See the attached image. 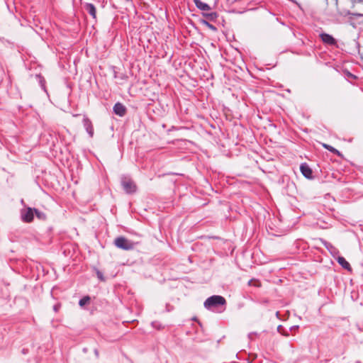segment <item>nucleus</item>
<instances>
[{
	"label": "nucleus",
	"mask_w": 363,
	"mask_h": 363,
	"mask_svg": "<svg viewBox=\"0 0 363 363\" xmlns=\"http://www.w3.org/2000/svg\"><path fill=\"white\" fill-rule=\"evenodd\" d=\"M268 302L269 301H268L267 299H264V300L259 301V303H262V304H267Z\"/></svg>",
	"instance_id": "nucleus-22"
},
{
	"label": "nucleus",
	"mask_w": 363,
	"mask_h": 363,
	"mask_svg": "<svg viewBox=\"0 0 363 363\" xmlns=\"http://www.w3.org/2000/svg\"><path fill=\"white\" fill-rule=\"evenodd\" d=\"M96 274V277H97V279L100 281H105L106 280V278L104 277V274Z\"/></svg>",
	"instance_id": "nucleus-21"
},
{
	"label": "nucleus",
	"mask_w": 363,
	"mask_h": 363,
	"mask_svg": "<svg viewBox=\"0 0 363 363\" xmlns=\"http://www.w3.org/2000/svg\"><path fill=\"white\" fill-rule=\"evenodd\" d=\"M94 353H95V354H96V356H98V355H99V352H98V350H94Z\"/></svg>",
	"instance_id": "nucleus-25"
},
{
	"label": "nucleus",
	"mask_w": 363,
	"mask_h": 363,
	"mask_svg": "<svg viewBox=\"0 0 363 363\" xmlns=\"http://www.w3.org/2000/svg\"><path fill=\"white\" fill-rule=\"evenodd\" d=\"M114 244L117 247L125 250H132L134 247V243L123 236L116 238L114 240Z\"/></svg>",
	"instance_id": "nucleus-3"
},
{
	"label": "nucleus",
	"mask_w": 363,
	"mask_h": 363,
	"mask_svg": "<svg viewBox=\"0 0 363 363\" xmlns=\"http://www.w3.org/2000/svg\"><path fill=\"white\" fill-rule=\"evenodd\" d=\"M320 38L323 43L329 45H336V40L330 35L328 33L320 34Z\"/></svg>",
	"instance_id": "nucleus-7"
},
{
	"label": "nucleus",
	"mask_w": 363,
	"mask_h": 363,
	"mask_svg": "<svg viewBox=\"0 0 363 363\" xmlns=\"http://www.w3.org/2000/svg\"><path fill=\"white\" fill-rule=\"evenodd\" d=\"M121 185L127 194H133L137 191V186L130 178L123 177Z\"/></svg>",
	"instance_id": "nucleus-4"
},
{
	"label": "nucleus",
	"mask_w": 363,
	"mask_h": 363,
	"mask_svg": "<svg viewBox=\"0 0 363 363\" xmlns=\"http://www.w3.org/2000/svg\"><path fill=\"white\" fill-rule=\"evenodd\" d=\"M22 352H23V354H26V353H27V350H26V349H23Z\"/></svg>",
	"instance_id": "nucleus-24"
},
{
	"label": "nucleus",
	"mask_w": 363,
	"mask_h": 363,
	"mask_svg": "<svg viewBox=\"0 0 363 363\" xmlns=\"http://www.w3.org/2000/svg\"><path fill=\"white\" fill-rule=\"evenodd\" d=\"M34 209L28 207L21 211V218L25 223H30L33 220Z\"/></svg>",
	"instance_id": "nucleus-5"
},
{
	"label": "nucleus",
	"mask_w": 363,
	"mask_h": 363,
	"mask_svg": "<svg viewBox=\"0 0 363 363\" xmlns=\"http://www.w3.org/2000/svg\"><path fill=\"white\" fill-rule=\"evenodd\" d=\"M322 145L324 148L329 150L330 152L334 153L335 155H336L339 157H342V153L340 151H338L337 149L334 148L333 147H332L328 144H325V143H322Z\"/></svg>",
	"instance_id": "nucleus-14"
},
{
	"label": "nucleus",
	"mask_w": 363,
	"mask_h": 363,
	"mask_svg": "<svg viewBox=\"0 0 363 363\" xmlns=\"http://www.w3.org/2000/svg\"><path fill=\"white\" fill-rule=\"evenodd\" d=\"M90 299L91 298L89 296H86L79 300V305L82 307V306H85L86 304L89 303L90 301Z\"/></svg>",
	"instance_id": "nucleus-17"
},
{
	"label": "nucleus",
	"mask_w": 363,
	"mask_h": 363,
	"mask_svg": "<svg viewBox=\"0 0 363 363\" xmlns=\"http://www.w3.org/2000/svg\"><path fill=\"white\" fill-rule=\"evenodd\" d=\"M194 3L198 9L204 12L209 11L211 10V7L207 4L203 3L200 0H196Z\"/></svg>",
	"instance_id": "nucleus-13"
},
{
	"label": "nucleus",
	"mask_w": 363,
	"mask_h": 363,
	"mask_svg": "<svg viewBox=\"0 0 363 363\" xmlns=\"http://www.w3.org/2000/svg\"><path fill=\"white\" fill-rule=\"evenodd\" d=\"M279 311H277V312L276 313V316H277V318H279Z\"/></svg>",
	"instance_id": "nucleus-26"
},
{
	"label": "nucleus",
	"mask_w": 363,
	"mask_h": 363,
	"mask_svg": "<svg viewBox=\"0 0 363 363\" xmlns=\"http://www.w3.org/2000/svg\"><path fill=\"white\" fill-rule=\"evenodd\" d=\"M226 303L224 297L218 295H213L208 297L204 302V307L208 310H212L219 306H223Z\"/></svg>",
	"instance_id": "nucleus-2"
},
{
	"label": "nucleus",
	"mask_w": 363,
	"mask_h": 363,
	"mask_svg": "<svg viewBox=\"0 0 363 363\" xmlns=\"http://www.w3.org/2000/svg\"><path fill=\"white\" fill-rule=\"evenodd\" d=\"M203 16L206 18L205 20L208 21H216L218 17V15L216 12H208L206 11L202 13Z\"/></svg>",
	"instance_id": "nucleus-11"
},
{
	"label": "nucleus",
	"mask_w": 363,
	"mask_h": 363,
	"mask_svg": "<svg viewBox=\"0 0 363 363\" xmlns=\"http://www.w3.org/2000/svg\"><path fill=\"white\" fill-rule=\"evenodd\" d=\"M174 279V280H176V279H177L178 278H171V277H169V278H168V279H169H169Z\"/></svg>",
	"instance_id": "nucleus-27"
},
{
	"label": "nucleus",
	"mask_w": 363,
	"mask_h": 363,
	"mask_svg": "<svg viewBox=\"0 0 363 363\" xmlns=\"http://www.w3.org/2000/svg\"><path fill=\"white\" fill-rule=\"evenodd\" d=\"M337 260L344 269L351 271L350 263L343 257H338Z\"/></svg>",
	"instance_id": "nucleus-12"
},
{
	"label": "nucleus",
	"mask_w": 363,
	"mask_h": 363,
	"mask_svg": "<svg viewBox=\"0 0 363 363\" xmlns=\"http://www.w3.org/2000/svg\"><path fill=\"white\" fill-rule=\"evenodd\" d=\"M201 23L205 26H206L207 28H208L209 29H211V30H213V31H216V26H214L213 25H212L211 23H210L207 20H204V19H201L200 21Z\"/></svg>",
	"instance_id": "nucleus-15"
},
{
	"label": "nucleus",
	"mask_w": 363,
	"mask_h": 363,
	"mask_svg": "<svg viewBox=\"0 0 363 363\" xmlns=\"http://www.w3.org/2000/svg\"><path fill=\"white\" fill-rule=\"evenodd\" d=\"M355 363H361L359 361L356 362Z\"/></svg>",
	"instance_id": "nucleus-28"
},
{
	"label": "nucleus",
	"mask_w": 363,
	"mask_h": 363,
	"mask_svg": "<svg viewBox=\"0 0 363 363\" xmlns=\"http://www.w3.org/2000/svg\"><path fill=\"white\" fill-rule=\"evenodd\" d=\"M84 9L94 19L96 18V9L94 4L86 3L84 5Z\"/></svg>",
	"instance_id": "nucleus-10"
},
{
	"label": "nucleus",
	"mask_w": 363,
	"mask_h": 363,
	"mask_svg": "<svg viewBox=\"0 0 363 363\" xmlns=\"http://www.w3.org/2000/svg\"><path fill=\"white\" fill-rule=\"evenodd\" d=\"M113 112L119 116H123L125 115L127 109L123 104L118 102L113 106Z\"/></svg>",
	"instance_id": "nucleus-8"
},
{
	"label": "nucleus",
	"mask_w": 363,
	"mask_h": 363,
	"mask_svg": "<svg viewBox=\"0 0 363 363\" xmlns=\"http://www.w3.org/2000/svg\"><path fill=\"white\" fill-rule=\"evenodd\" d=\"M356 2V0H336V6L339 15L342 16H347L349 15L362 16V14L352 13L350 11V9L354 7Z\"/></svg>",
	"instance_id": "nucleus-1"
},
{
	"label": "nucleus",
	"mask_w": 363,
	"mask_h": 363,
	"mask_svg": "<svg viewBox=\"0 0 363 363\" xmlns=\"http://www.w3.org/2000/svg\"><path fill=\"white\" fill-rule=\"evenodd\" d=\"M300 169L301 173L306 178L311 179L312 178L313 172L311 167L306 163H303L301 164Z\"/></svg>",
	"instance_id": "nucleus-9"
},
{
	"label": "nucleus",
	"mask_w": 363,
	"mask_h": 363,
	"mask_svg": "<svg viewBox=\"0 0 363 363\" xmlns=\"http://www.w3.org/2000/svg\"><path fill=\"white\" fill-rule=\"evenodd\" d=\"M36 270L38 272L40 271H44L43 267L40 264L37 262H33L31 265V271Z\"/></svg>",
	"instance_id": "nucleus-16"
},
{
	"label": "nucleus",
	"mask_w": 363,
	"mask_h": 363,
	"mask_svg": "<svg viewBox=\"0 0 363 363\" xmlns=\"http://www.w3.org/2000/svg\"><path fill=\"white\" fill-rule=\"evenodd\" d=\"M34 213H35L36 216L40 219H45V213L40 212L38 209L34 208Z\"/></svg>",
	"instance_id": "nucleus-18"
},
{
	"label": "nucleus",
	"mask_w": 363,
	"mask_h": 363,
	"mask_svg": "<svg viewBox=\"0 0 363 363\" xmlns=\"http://www.w3.org/2000/svg\"><path fill=\"white\" fill-rule=\"evenodd\" d=\"M248 284L250 286H259V282L258 281H254L253 279L249 280Z\"/></svg>",
	"instance_id": "nucleus-19"
},
{
	"label": "nucleus",
	"mask_w": 363,
	"mask_h": 363,
	"mask_svg": "<svg viewBox=\"0 0 363 363\" xmlns=\"http://www.w3.org/2000/svg\"><path fill=\"white\" fill-rule=\"evenodd\" d=\"M83 125L86 132L88 133L89 137L93 138L94 130V125L91 120L87 117H84L83 119Z\"/></svg>",
	"instance_id": "nucleus-6"
},
{
	"label": "nucleus",
	"mask_w": 363,
	"mask_h": 363,
	"mask_svg": "<svg viewBox=\"0 0 363 363\" xmlns=\"http://www.w3.org/2000/svg\"><path fill=\"white\" fill-rule=\"evenodd\" d=\"M277 330L279 333H280L281 334L285 335V336H288L289 335V333H287L286 332H284L283 330V328H282V326L281 325H279L277 327Z\"/></svg>",
	"instance_id": "nucleus-20"
},
{
	"label": "nucleus",
	"mask_w": 363,
	"mask_h": 363,
	"mask_svg": "<svg viewBox=\"0 0 363 363\" xmlns=\"http://www.w3.org/2000/svg\"><path fill=\"white\" fill-rule=\"evenodd\" d=\"M298 328V325H294V326L291 327V328H290V330H294V329H295V328Z\"/></svg>",
	"instance_id": "nucleus-23"
}]
</instances>
